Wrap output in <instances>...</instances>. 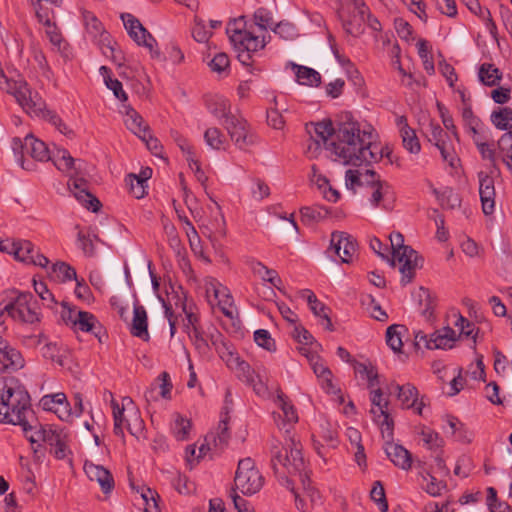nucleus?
<instances>
[{"mask_svg":"<svg viewBox=\"0 0 512 512\" xmlns=\"http://www.w3.org/2000/svg\"><path fill=\"white\" fill-rule=\"evenodd\" d=\"M307 130L318 146L323 144L335 161L345 165H369L384 156L389 157L388 148L376 142L375 129L368 123L358 122L348 113L341 115L336 128L331 120H323L311 124Z\"/></svg>","mask_w":512,"mask_h":512,"instance_id":"nucleus-1","label":"nucleus"},{"mask_svg":"<svg viewBox=\"0 0 512 512\" xmlns=\"http://www.w3.org/2000/svg\"><path fill=\"white\" fill-rule=\"evenodd\" d=\"M33 413L22 383L15 377H0V423L19 425L27 434Z\"/></svg>","mask_w":512,"mask_h":512,"instance_id":"nucleus-2","label":"nucleus"},{"mask_svg":"<svg viewBox=\"0 0 512 512\" xmlns=\"http://www.w3.org/2000/svg\"><path fill=\"white\" fill-rule=\"evenodd\" d=\"M271 466L275 475L290 484L289 475H298L305 490L310 489L306 462L302 454V445L295 436L285 435V444L276 438L270 443Z\"/></svg>","mask_w":512,"mask_h":512,"instance_id":"nucleus-3","label":"nucleus"},{"mask_svg":"<svg viewBox=\"0 0 512 512\" xmlns=\"http://www.w3.org/2000/svg\"><path fill=\"white\" fill-rule=\"evenodd\" d=\"M11 95L29 116L51 123L62 134L71 133L57 113L47 108L45 100L37 91L32 90L25 80H18L16 90Z\"/></svg>","mask_w":512,"mask_h":512,"instance_id":"nucleus-4","label":"nucleus"},{"mask_svg":"<svg viewBox=\"0 0 512 512\" xmlns=\"http://www.w3.org/2000/svg\"><path fill=\"white\" fill-rule=\"evenodd\" d=\"M226 33L238 53L239 61L244 65H250L251 53L265 47L264 38L260 39L259 36L247 30L244 16L230 20L226 27Z\"/></svg>","mask_w":512,"mask_h":512,"instance_id":"nucleus-5","label":"nucleus"},{"mask_svg":"<svg viewBox=\"0 0 512 512\" xmlns=\"http://www.w3.org/2000/svg\"><path fill=\"white\" fill-rule=\"evenodd\" d=\"M109 396L111 398L110 405L114 420V434L124 438V428H126L131 435L140 437L143 433L144 422L132 398L125 396L121 399V403H119L114 399L112 393H109Z\"/></svg>","mask_w":512,"mask_h":512,"instance_id":"nucleus-6","label":"nucleus"},{"mask_svg":"<svg viewBox=\"0 0 512 512\" xmlns=\"http://www.w3.org/2000/svg\"><path fill=\"white\" fill-rule=\"evenodd\" d=\"M392 249L391 265L399 264V271L402 275L401 282L406 285L410 283L417 269L422 267V258L417 251L404 244V237L400 232H392L389 235Z\"/></svg>","mask_w":512,"mask_h":512,"instance_id":"nucleus-7","label":"nucleus"},{"mask_svg":"<svg viewBox=\"0 0 512 512\" xmlns=\"http://www.w3.org/2000/svg\"><path fill=\"white\" fill-rule=\"evenodd\" d=\"M9 303L4 306L6 313L16 321L33 324L39 321L37 302L30 292L13 291Z\"/></svg>","mask_w":512,"mask_h":512,"instance_id":"nucleus-8","label":"nucleus"},{"mask_svg":"<svg viewBox=\"0 0 512 512\" xmlns=\"http://www.w3.org/2000/svg\"><path fill=\"white\" fill-rule=\"evenodd\" d=\"M234 484L244 495H253L263 487L264 478L251 458H244L238 462Z\"/></svg>","mask_w":512,"mask_h":512,"instance_id":"nucleus-9","label":"nucleus"},{"mask_svg":"<svg viewBox=\"0 0 512 512\" xmlns=\"http://www.w3.org/2000/svg\"><path fill=\"white\" fill-rule=\"evenodd\" d=\"M364 176L371 178V180H367L366 186L370 205L373 208L391 209L394 201L391 186L381 180L374 170L366 169Z\"/></svg>","mask_w":512,"mask_h":512,"instance_id":"nucleus-10","label":"nucleus"},{"mask_svg":"<svg viewBox=\"0 0 512 512\" xmlns=\"http://www.w3.org/2000/svg\"><path fill=\"white\" fill-rule=\"evenodd\" d=\"M83 23L86 33L90 38L100 46L106 56H113L114 48L111 45L109 33L104 29L101 21L90 11L84 10L82 13Z\"/></svg>","mask_w":512,"mask_h":512,"instance_id":"nucleus-11","label":"nucleus"},{"mask_svg":"<svg viewBox=\"0 0 512 512\" xmlns=\"http://www.w3.org/2000/svg\"><path fill=\"white\" fill-rule=\"evenodd\" d=\"M275 403L282 411V413H274V419L278 429L282 431L284 435L295 436L292 433L294 425L298 422L295 407L281 391H277Z\"/></svg>","mask_w":512,"mask_h":512,"instance_id":"nucleus-12","label":"nucleus"},{"mask_svg":"<svg viewBox=\"0 0 512 512\" xmlns=\"http://www.w3.org/2000/svg\"><path fill=\"white\" fill-rule=\"evenodd\" d=\"M329 251H333L342 263L349 264L357 255L358 245L353 236L346 232L334 231L331 234Z\"/></svg>","mask_w":512,"mask_h":512,"instance_id":"nucleus-13","label":"nucleus"},{"mask_svg":"<svg viewBox=\"0 0 512 512\" xmlns=\"http://www.w3.org/2000/svg\"><path fill=\"white\" fill-rule=\"evenodd\" d=\"M121 19L129 36L139 46H143L150 52H153L154 48L157 46V41L152 36V34L140 23V21L129 13L122 14Z\"/></svg>","mask_w":512,"mask_h":512,"instance_id":"nucleus-14","label":"nucleus"},{"mask_svg":"<svg viewBox=\"0 0 512 512\" xmlns=\"http://www.w3.org/2000/svg\"><path fill=\"white\" fill-rule=\"evenodd\" d=\"M11 254L14 257L26 264H32L45 268L49 260L35 248V246L28 240H19L11 244Z\"/></svg>","mask_w":512,"mask_h":512,"instance_id":"nucleus-15","label":"nucleus"},{"mask_svg":"<svg viewBox=\"0 0 512 512\" xmlns=\"http://www.w3.org/2000/svg\"><path fill=\"white\" fill-rule=\"evenodd\" d=\"M222 125L238 148L244 149L252 143L247 122L241 116H229L227 120L222 122Z\"/></svg>","mask_w":512,"mask_h":512,"instance_id":"nucleus-16","label":"nucleus"},{"mask_svg":"<svg viewBox=\"0 0 512 512\" xmlns=\"http://www.w3.org/2000/svg\"><path fill=\"white\" fill-rule=\"evenodd\" d=\"M389 389L398 391V399L401 401V405L405 409H414L418 415H422L423 408L426 405L425 398H418V390L412 384L399 385L392 383Z\"/></svg>","mask_w":512,"mask_h":512,"instance_id":"nucleus-17","label":"nucleus"},{"mask_svg":"<svg viewBox=\"0 0 512 512\" xmlns=\"http://www.w3.org/2000/svg\"><path fill=\"white\" fill-rule=\"evenodd\" d=\"M40 354L45 360L61 368L68 365L71 357L70 350L66 345L51 339L41 347Z\"/></svg>","mask_w":512,"mask_h":512,"instance_id":"nucleus-18","label":"nucleus"},{"mask_svg":"<svg viewBox=\"0 0 512 512\" xmlns=\"http://www.w3.org/2000/svg\"><path fill=\"white\" fill-rule=\"evenodd\" d=\"M370 400L372 403L371 413L373 414L374 420L388 431L392 430L393 420L388 412L389 402L387 399L382 397V391L380 388L372 390Z\"/></svg>","mask_w":512,"mask_h":512,"instance_id":"nucleus-19","label":"nucleus"},{"mask_svg":"<svg viewBox=\"0 0 512 512\" xmlns=\"http://www.w3.org/2000/svg\"><path fill=\"white\" fill-rule=\"evenodd\" d=\"M68 187L75 198L86 208L91 209L93 212H97L100 209V201L88 191L87 182L83 178L71 177L68 181Z\"/></svg>","mask_w":512,"mask_h":512,"instance_id":"nucleus-20","label":"nucleus"},{"mask_svg":"<svg viewBox=\"0 0 512 512\" xmlns=\"http://www.w3.org/2000/svg\"><path fill=\"white\" fill-rule=\"evenodd\" d=\"M479 195L484 214L491 215L495 209V187L494 179L485 172L478 174Z\"/></svg>","mask_w":512,"mask_h":512,"instance_id":"nucleus-21","label":"nucleus"},{"mask_svg":"<svg viewBox=\"0 0 512 512\" xmlns=\"http://www.w3.org/2000/svg\"><path fill=\"white\" fill-rule=\"evenodd\" d=\"M84 471L91 481H96L103 493L108 494L114 488V479L109 470L101 465L86 461Z\"/></svg>","mask_w":512,"mask_h":512,"instance_id":"nucleus-22","label":"nucleus"},{"mask_svg":"<svg viewBox=\"0 0 512 512\" xmlns=\"http://www.w3.org/2000/svg\"><path fill=\"white\" fill-rule=\"evenodd\" d=\"M300 297L307 301L312 313L316 317L321 318L322 325L325 327V329L332 331L333 325L328 315L329 308L325 306L322 302H320L317 299L316 295L309 289L301 290Z\"/></svg>","mask_w":512,"mask_h":512,"instance_id":"nucleus-23","label":"nucleus"},{"mask_svg":"<svg viewBox=\"0 0 512 512\" xmlns=\"http://www.w3.org/2000/svg\"><path fill=\"white\" fill-rule=\"evenodd\" d=\"M228 422L229 417L225 414L219 421L216 430L206 435L205 441L208 447L213 445L215 450L221 451L227 446L230 439Z\"/></svg>","mask_w":512,"mask_h":512,"instance_id":"nucleus-24","label":"nucleus"},{"mask_svg":"<svg viewBox=\"0 0 512 512\" xmlns=\"http://www.w3.org/2000/svg\"><path fill=\"white\" fill-rule=\"evenodd\" d=\"M124 122L126 127L140 139H146L149 135V127L142 116L131 106H124Z\"/></svg>","mask_w":512,"mask_h":512,"instance_id":"nucleus-25","label":"nucleus"},{"mask_svg":"<svg viewBox=\"0 0 512 512\" xmlns=\"http://www.w3.org/2000/svg\"><path fill=\"white\" fill-rule=\"evenodd\" d=\"M396 122L402 138L403 147L410 153L418 154L421 150V145L415 131L409 127L407 118L405 116H399Z\"/></svg>","mask_w":512,"mask_h":512,"instance_id":"nucleus-26","label":"nucleus"},{"mask_svg":"<svg viewBox=\"0 0 512 512\" xmlns=\"http://www.w3.org/2000/svg\"><path fill=\"white\" fill-rule=\"evenodd\" d=\"M131 334L144 341L149 340L147 313L145 308L138 303L134 304L133 307Z\"/></svg>","mask_w":512,"mask_h":512,"instance_id":"nucleus-27","label":"nucleus"},{"mask_svg":"<svg viewBox=\"0 0 512 512\" xmlns=\"http://www.w3.org/2000/svg\"><path fill=\"white\" fill-rule=\"evenodd\" d=\"M206 107L209 112L218 119L227 120L231 113L230 101L222 95H210L206 98Z\"/></svg>","mask_w":512,"mask_h":512,"instance_id":"nucleus-28","label":"nucleus"},{"mask_svg":"<svg viewBox=\"0 0 512 512\" xmlns=\"http://www.w3.org/2000/svg\"><path fill=\"white\" fill-rule=\"evenodd\" d=\"M458 340L457 333L451 327H444L431 334V342L428 349H451Z\"/></svg>","mask_w":512,"mask_h":512,"instance_id":"nucleus-29","label":"nucleus"},{"mask_svg":"<svg viewBox=\"0 0 512 512\" xmlns=\"http://www.w3.org/2000/svg\"><path fill=\"white\" fill-rule=\"evenodd\" d=\"M73 324L81 331L94 334L99 338V341H101L100 333L102 331V327L96 317L90 312L78 311L75 319L73 320Z\"/></svg>","mask_w":512,"mask_h":512,"instance_id":"nucleus-30","label":"nucleus"},{"mask_svg":"<svg viewBox=\"0 0 512 512\" xmlns=\"http://www.w3.org/2000/svg\"><path fill=\"white\" fill-rule=\"evenodd\" d=\"M386 454L395 466L408 470L411 468L412 459L410 452L403 446L390 443L386 447Z\"/></svg>","mask_w":512,"mask_h":512,"instance_id":"nucleus-31","label":"nucleus"},{"mask_svg":"<svg viewBox=\"0 0 512 512\" xmlns=\"http://www.w3.org/2000/svg\"><path fill=\"white\" fill-rule=\"evenodd\" d=\"M58 170L68 173L73 177L74 172L80 169V164L76 166V160L65 149H59L51 156V159Z\"/></svg>","mask_w":512,"mask_h":512,"instance_id":"nucleus-32","label":"nucleus"},{"mask_svg":"<svg viewBox=\"0 0 512 512\" xmlns=\"http://www.w3.org/2000/svg\"><path fill=\"white\" fill-rule=\"evenodd\" d=\"M46 443L54 448L53 453L57 459L65 458L67 452L66 435L62 430L51 427L48 431Z\"/></svg>","mask_w":512,"mask_h":512,"instance_id":"nucleus-33","label":"nucleus"},{"mask_svg":"<svg viewBox=\"0 0 512 512\" xmlns=\"http://www.w3.org/2000/svg\"><path fill=\"white\" fill-rule=\"evenodd\" d=\"M296 80L301 85L318 86L321 82V75L313 68L292 63Z\"/></svg>","mask_w":512,"mask_h":512,"instance_id":"nucleus-34","label":"nucleus"},{"mask_svg":"<svg viewBox=\"0 0 512 512\" xmlns=\"http://www.w3.org/2000/svg\"><path fill=\"white\" fill-rule=\"evenodd\" d=\"M490 121L498 130L512 132V108L498 107L492 111Z\"/></svg>","mask_w":512,"mask_h":512,"instance_id":"nucleus-35","label":"nucleus"},{"mask_svg":"<svg viewBox=\"0 0 512 512\" xmlns=\"http://www.w3.org/2000/svg\"><path fill=\"white\" fill-rule=\"evenodd\" d=\"M25 148L29 149L31 157L37 161H48L51 159L47 145L34 136H27L25 138Z\"/></svg>","mask_w":512,"mask_h":512,"instance_id":"nucleus-36","label":"nucleus"},{"mask_svg":"<svg viewBox=\"0 0 512 512\" xmlns=\"http://www.w3.org/2000/svg\"><path fill=\"white\" fill-rule=\"evenodd\" d=\"M478 78L486 86H495L502 78V73L493 64L483 63L478 70Z\"/></svg>","mask_w":512,"mask_h":512,"instance_id":"nucleus-37","label":"nucleus"},{"mask_svg":"<svg viewBox=\"0 0 512 512\" xmlns=\"http://www.w3.org/2000/svg\"><path fill=\"white\" fill-rule=\"evenodd\" d=\"M75 229L78 230L77 233V244L78 247L82 250L85 256L93 257L96 254V247L94 244L95 240H98L97 235L87 232L85 233L80 229L79 225L75 226Z\"/></svg>","mask_w":512,"mask_h":512,"instance_id":"nucleus-38","label":"nucleus"},{"mask_svg":"<svg viewBox=\"0 0 512 512\" xmlns=\"http://www.w3.org/2000/svg\"><path fill=\"white\" fill-rule=\"evenodd\" d=\"M251 269L253 273L261 277L262 280L267 281L277 289H280L282 280L280 279L278 273L275 270L269 269L259 261L252 262Z\"/></svg>","mask_w":512,"mask_h":512,"instance_id":"nucleus-39","label":"nucleus"},{"mask_svg":"<svg viewBox=\"0 0 512 512\" xmlns=\"http://www.w3.org/2000/svg\"><path fill=\"white\" fill-rule=\"evenodd\" d=\"M432 192L437 197L442 207L454 209L461 204L459 194L450 187H445L441 191L432 188Z\"/></svg>","mask_w":512,"mask_h":512,"instance_id":"nucleus-40","label":"nucleus"},{"mask_svg":"<svg viewBox=\"0 0 512 512\" xmlns=\"http://www.w3.org/2000/svg\"><path fill=\"white\" fill-rule=\"evenodd\" d=\"M220 311L229 319H234L237 316V309L234 304L233 297L226 287L220 293V296L214 299Z\"/></svg>","mask_w":512,"mask_h":512,"instance_id":"nucleus-41","label":"nucleus"},{"mask_svg":"<svg viewBox=\"0 0 512 512\" xmlns=\"http://www.w3.org/2000/svg\"><path fill=\"white\" fill-rule=\"evenodd\" d=\"M31 428L28 430L27 434L25 433L26 438L32 443H40L45 442L48 437V431H50L51 426H43L37 422L35 417L33 416L30 419Z\"/></svg>","mask_w":512,"mask_h":512,"instance_id":"nucleus-42","label":"nucleus"},{"mask_svg":"<svg viewBox=\"0 0 512 512\" xmlns=\"http://www.w3.org/2000/svg\"><path fill=\"white\" fill-rule=\"evenodd\" d=\"M405 331L403 325H391L386 331V342L394 352H400L403 346L402 333Z\"/></svg>","mask_w":512,"mask_h":512,"instance_id":"nucleus-43","label":"nucleus"},{"mask_svg":"<svg viewBox=\"0 0 512 512\" xmlns=\"http://www.w3.org/2000/svg\"><path fill=\"white\" fill-rule=\"evenodd\" d=\"M219 357L225 362L229 369H234L241 359L235 349L225 342H221L216 347Z\"/></svg>","mask_w":512,"mask_h":512,"instance_id":"nucleus-44","label":"nucleus"},{"mask_svg":"<svg viewBox=\"0 0 512 512\" xmlns=\"http://www.w3.org/2000/svg\"><path fill=\"white\" fill-rule=\"evenodd\" d=\"M190 429V420L182 417L180 414L174 415V420L173 423L171 424V431L177 440H186L189 436Z\"/></svg>","mask_w":512,"mask_h":512,"instance_id":"nucleus-45","label":"nucleus"},{"mask_svg":"<svg viewBox=\"0 0 512 512\" xmlns=\"http://www.w3.org/2000/svg\"><path fill=\"white\" fill-rule=\"evenodd\" d=\"M498 147L504 164L512 172V132H506L500 137Z\"/></svg>","mask_w":512,"mask_h":512,"instance_id":"nucleus-46","label":"nucleus"},{"mask_svg":"<svg viewBox=\"0 0 512 512\" xmlns=\"http://www.w3.org/2000/svg\"><path fill=\"white\" fill-rule=\"evenodd\" d=\"M100 72L104 77V82L107 88L113 91L115 97L120 101H127L128 97L123 90L122 83L119 80L110 77L109 69L106 66H101Z\"/></svg>","mask_w":512,"mask_h":512,"instance_id":"nucleus-47","label":"nucleus"},{"mask_svg":"<svg viewBox=\"0 0 512 512\" xmlns=\"http://www.w3.org/2000/svg\"><path fill=\"white\" fill-rule=\"evenodd\" d=\"M355 373L360 377L365 378L370 388L378 385V373L374 366L365 363L355 362L354 364Z\"/></svg>","mask_w":512,"mask_h":512,"instance_id":"nucleus-48","label":"nucleus"},{"mask_svg":"<svg viewBox=\"0 0 512 512\" xmlns=\"http://www.w3.org/2000/svg\"><path fill=\"white\" fill-rule=\"evenodd\" d=\"M53 277L60 282L76 280L77 275L73 267L65 262H58L52 266Z\"/></svg>","mask_w":512,"mask_h":512,"instance_id":"nucleus-49","label":"nucleus"},{"mask_svg":"<svg viewBox=\"0 0 512 512\" xmlns=\"http://www.w3.org/2000/svg\"><path fill=\"white\" fill-rule=\"evenodd\" d=\"M465 5L472 13L478 15L486 22V26L491 32L493 29H496L490 11L486 8H482L478 0H465Z\"/></svg>","mask_w":512,"mask_h":512,"instance_id":"nucleus-50","label":"nucleus"},{"mask_svg":"<svg viewBox=\"0 0 512 512\" xmlns=\"http://www.w3.org/2000/svg\"><path fill=\"white\" fill-rule=\"evenodd\" d=\"M364 174L365 172L362 173L359 170L348 169L345 173L347 189L355 192L358 187L367 186V180H371V178H366Z\"/></svg>","mask_w":512,"mask_h":512,"instance_id":"nucleus-51","label":"nucleus"},{"mask_svg":"<svg viewBox=\"0 0 512 512\" xmlns=\"http://www.w3.org/2000/svg\"><path fill=\"white\" fill-rule=\"evenodd\" d=\"M206 144L215 150L224 148L226 139L224 134L216 127L208 128L204 133Z\"/></svg>","mask_w":512,"mask_h":512,"instance_id":"nucleus-52","label":"nucleus"},{"mask_svg":"<svg viewBox=\"0 0 512 512\" xmlns=\"http://www.w3.org/2000/svg\"><path fill=\"white\" fill-rule=\"evenodd\" d=\"M420 435L424 445L430 450H437L443 446L444 441L440 435L428 427L423 426Z\"/></svg>","mask_w":512,"mask_h":512,"instance_id":"nucleus-53","label":"nucleus"},{"mask_svg":"<svg viewBox=\"0 0 512 512\" xmlns=\"http://www.w3.org/2000/svg\"><path fill=\"white\" fill-rule=\"evenodd\" d=\"M446 484L438 480L436 477L427 474L423 476L422 488L431 496L437 497L446 489Z\"/></svg>","mask_w":512,"mask_h":512,"instance_id":"nucleus-54","label":"nucleus"},{"mask_svg":"<svg viewBox=\"0 0 512 512\" xmlns=\"http://www.w3.org/2000/svg\"><path fill=\"white\" fill-rule=\"evenodd\" d=\"M126 185L128 186L131 195L136 199H141L145 196L147 184H145L143 180H139L137 175H128L126 178Z\"/></svg>","mask_w":512,"mask_h":512,"instance_id":"nucleus-55","label":"nucleus"},{"mask_svg":"<svg viewBox=\"0 0 512 512\" xmlns=\"http://www.w3.org/2000/svg\"><path fill=\"white\" fill-rule=\"evenodd\" d=\"M371 499L378 505L381 512L388 510V503L386 500L385 490L380 481H375L370 491Z\"/></svg>","mask_w":512,"mask_h":512,"instance_id":"nucleus-56","label":"nucleus"},{"mask_svg":"<svg viewBox=\"0 0 512 512\" xmlns=\"http://www.w3.org/2000/svg\"><path fill=\"white\" fill-rule=\"evenodd\" d=\"M254 341L259 347L264 348L269 352H273L276 350V344L274 339L271 337V334L268 330L259 329L254 332Z\"/></svg>","mask_w":512,"mask_h":512,"instance_id":"nucleus-57","label":"nucleus"},{"mask_svg":"<svg viewBox=\"0 0 512 512\" xmlns=\"http://www.w3.org/2000/svg\"><path fill=\"white\" fill-rule=\"evenodd\" d=\"M308 360H309V363H310V366L314 372V374L316 375V377L318 379H320L321 377L323 376H327L329 375V372L331 371L328 366L326 365V363L324 362V360L319 357L318 355H315V354H306Z\"/></svg>","mask_w":512,"mask_h":512,"instance_id":"nucleus-58","label":"nucleus"},{"mask_svg":"<svg viewBox=\"0 0 512 512\" xmlns=\"http://www.w3.org/2000/svg\"><path fill=\"white\" fill-rule=\"evenodd\" d=\"M454 326L459 331V333L457 334L458 338L461 335H464L466 337H472L475 340V338H476V334H474L475 325L472 322H470L468 319H466L462 315H457L456 321L454 322Z\"/></svg>","mask_w":512,"mask_h":512,"instance_id":"nucleus-59","label":"nucleus"},{"mask_svg":"<svg viewBox=\"0 0 512 512\" xmlns=\"http://www.w3.org/2000/svg\"><path fill=\"white\" fill-rule=\"evenodd\" d=\"M64 400H66V395L64 393H55L43 396L40 400V404L44 410L55 412L57 406H59Z\"/></svg>","mask_w":512,"mask_h":512,"instance_id":"nucleus-60","label":"nucleus"},{"mask_svg":"<svg viewBox=\"0 0 512 512\" xmlns=\"http://www.w3.org/2000/svg\"><path fill=\"white\" fill-rule=\"evenodd\" d=\"M237 373V376L246 383H254L255 371L251 366L244 360L240 359L239 364L235 365L232 369Z\"/></svg>","mask_w":512,"mask_h":512,"instance_id":"nucleus-61","label":"nucleus"},{"mask_svg":"<svg viewBox=\"0 0 512 512\" xmlns=\"http://www.w3.org/2000/svg\"><path fill=\"white\" fill-rule=\"evenodd\" d=\"M356 10L358 11L359 18L363 21V24L366 22L374 31L381 30L380 22L369 13V10L364 3L356 5Z\"/></svg>","mask_w":512,"mask_h":512,"instance_id":"nucleus-62","label":"nucleus"},{"mask_svg":"<svg viewBox=\"0 0 512 512\" xmlns=\"http://www.w3.org/2000/svg\"><path fill=\"white\" fill-rule=\"evenodd\" d=\"M344 29L348 34L354 37H357L364 32L363 21H361V19L359 18V14L356 9L352 16V19L344 23Z\"/></svg>","mask_w":512,"mask_h":512,"instance_id":"nucleus-63","label":"nucleus"},{"mask_svg":"<svg viewBox=\"0 0 512 512\" xmlns=\"http://www.w3.org/2000/svg\"><path fill=\"white\" fill-rule=\"evenodd\" d=\"M253 18L255 25H257L262 31H265L272 24L271 12L265 8L257 9L254 12Z\"/></svg>","mask_w":512,"mask_h":512,"instance_id":"nucleus-64","label":"nucleus"}]
</instances>
